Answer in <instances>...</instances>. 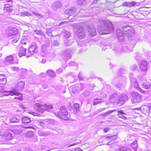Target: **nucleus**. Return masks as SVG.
<instances>
[{"label": "nucleus", "instance_id": "obj_5", "mask_svg": "<svg viewBox=\"0 0 151 151\" xmlns=\"http://www.w3.org/2000/svg\"><path fill=\"white\" fill-rule=\"evenodd\" d=\"M132 97L131 99V101L132 103H138L142 101V96L137 93L133 92L132 93Z\"/></svg>", "mask_w": 151, "mask_h": 151}, {"label": "nucleus", "instance_id": "obj_23", "mask_svg": "<svg viewBox=\"0 0 151 151\" xmlns=\"http://www.w3.org/2000/svg\"><path fill=\"white\" fill-rule=\"evenodd\" d=\"M22 121L23 123L27 124L31 122V120L30 118L26 116L22 118Z\"/></svg>", "mask_w": 151, "mask_h": 151}, {"label": "nucleus", "instance_id": "obj_7", "mask_svg": "<svg viewBox=\"0 0 151 151\" xmlns=\"http://www.w3.org/2000/svg\"><path fill=\"white\" fill-rule=\"evenodd\" d=\"M122 29L124 34H128L129 35L132 36L134 33L133 29L130 27L124 26L122 27Z\"/></svg>", "mask_w": 151, "mask_h": 151}, {"label": "nucleus", "instance_id": "obj_2", "mask_svg": "<svg viewBox=\"0 0 151 151\" xmlns=\"http://www.w3.org/2000/svg\"><path fill=\"white\" fill-rule=\"evenodd\" d=\"M34 108L36 111L41 113L44 112L45 110L50 111L53 109V107L51 105L45 104L43 105L39 104H36Z\"/></svg>", "mask_w": 151, "mask_h": 151}, {"label": "nucleus", "instance_id": "obj_32", "mask_svg": "<svg viewBox=\"0 0 151 151\" xmlns=\"http://www.w3.org/2000/svg\"><path fill=\"white\" fill-rule=\"evenodd\" d=\"M117 138V135L115 134L114 135H113L111 136L106 137L105 139L106 140L107 139H111L112 140V139H115Z\"/></svg>", "mask_w": 151, "mask_h": 151}, {"label": "nucleus", "instance_id": "obj_20", "mask_svg": "<svg viewBox=\"0 0 151 151\" xmlns=\"http://www.w3.org/2000/svg\"><path fill=\"white\" fill-rule=\"evenodd\" d=\"M140 68L142 70H147V62L145 61H142L140 65Z\"/></svg>", "mask_w": 151, "mask_h": 151}, {"label": "nucleus", "instance_id": "obj_44", "mask_svg": "<svg viewBox=\"0 0 151 151\" xmlns=\"http://www.w3.org/2000/svg\"><path fill=\"white\" fill-rule=\"evenodd\" d=\"M34 133L32 131H28L27 132L26 135L28 137H31L33 136Z\"/></svg>", "mask_w": 151, "mask_h": 151}, {"label": "nucleus", "instance_id": "obj_62", "mask_svg": "<svg viewBox=\"0 0 151 151\" xmlns=\"http://www.w3.org/2000/svg\"><path fill=\"white\" fill-rule=\"evenodd\" d=\"M130 4V2H124L123 3V4L124 6H129V4Z\"/></svg>", "mask_w": 151, "mask_h": 151}, {"label": "nucleus", "instance_id": "obj_61", "mask_svg": "<svg viewBox=\"0 0 151 151\" xmlns=\"http://www.w3.org/2000/svg\"><path fill=\"white\" fill-rule=\"evenodd\" d=\"M42 86L44 88L46 89L47 88V85L46 83H44L42 85Z\"/></svg>", "mask_w": 151, "mask_h": 151}, {"label": "nucleus", "instance_id": "obj_40", "mask_svg": "<svg viewBox=\"0 0 151 151\" xmlns=\"http://www.w3.org/2000/svg\"><path fill=\"white\" fill-rule=\"evenodd\" d=\"M59 42L56 40L53 41L52 43L53 46L58 47L59 45Z\"/></svg>", "mask_w": 151, "mask_h": 151}, {"label": "nucleus", "instance_id": "obj_56", "mask_svg": "<svg viewBox=\"0 0 151 151\" xmlns=\"http://www.w3.org/2000/svg\"><path fill=\"white\" fill-rule=\"evenodd\" d=\"M46 33L47 35L50 36H51L52 35V32L50 31H47Z\"/></svg>", "mask_w": 151, "mask_h": 151}, {"label": "nucleus", "instance_id": "obj_30", "mask_svg": "<svg viewBox=\"0 0 151 151\" xmlns=\"http://www.w3.org/2000/svg\"><path fill=\"white\" fill-rule=\"evenodd\" d=\"M4 11L5 13L9 12V4L4 5Z\"/></svg>", "mask_w": 151, "mask_h": 151}, {"label": "nucleus", "instance_id": "obj_22", "mask_svg": "<svg viewBox=\"0 0 151 151\" xmlns=\"http://www.w3.org/2000/svg\"><path fill=\"white\" fill-rule=\"evenodd\" d=\"M119 97V96L117 94L115 93H113L110 96V100L114 102V101L116 100Z\"/></svg>", "mask_w": 151, "mask_h": 151}, {"label": "nucleus", "instance_id": "obj_35", "mask_svg": "<svg viewBox=\"0 0 151 151\" xmlns=\"http://www.w3.org/2000/svg\"><path fill=\"white\" fill-rule=\"evenodd\" d=\"M123 30H117L116 31V35L118 37H120L123 36L124 33V32L122 31Z\"/></svg>", "mask_w": 151, "mask_h": 151}, {"label": "nucleus", "instance_id": "obj_57", "mask_svg": "<svg viewBox=\"0 0 151 151\" xmlns=\"http://www.w3.org/2000/svg\"><path fill=\"white\" fill-rule=\"evenodd\" d=\"M39 124L41 127L44 126L45 123L44 122H38Z\"/></svg>", "mask_w": 151, "mask_h": 151}, {"label": "nucleus", "instance_id": "obj_52", "mask_svg": "<svg viewBox=\"0 0 151 151\" xmlns=\"http://www.w3.org/2000/svg\"><path fill=\"white\" fill-rule=\"evenodd\" d=\"M116 110H113L111 111H109L107 112L106 114L105 115H107L109 114H111L112 112L115 111Z\"/></svg>", "mask_w": 151, "mask_h": 151}, {"label": "nucleus", "instance_id": "obj_48", "mask_svg": "<svg viewBox=\"0 0 151 151\" xmlns=\"http://www.w3.org/2000/svg\"><path fill=\"white\" fill-rule=\"evenodd\" d=\"M69 64L70 66H74L78 65L77 63H76L73 61L70 62L69 63Z\"/></svg>", "mask_w": 151, "mask_h": 151}, {"label": "nucleus", "instance_id": "obj_59", "mask_svg": "<svg viewBox=\"0 0 151 151\" xmlns=\"http://www.w3.org/2000/svg\"><path fill=\"white\" fill-rule=\"evenodd\" d=\"M62 71V70L61 68H59L58 69L57 71V73H61Z\"/></svg>", "mask_w": 151, "mask_h": 151}, {"label": "nucleus", "instance_id": "obj_12", "mask_svg": "<svg viewBox=\"0 0 151 151\" xmlns=\"http://www.w3.org/2000/svg\"><path fill=\"white\" fill-rule=\"evenodd\" d=\"M19 39V36L18 35H10V40L12 42V44L13 43L17 42Z\"/></svg>", "mask_w": 151, "mask_h": 151}, {"label": "nucleus", "instance_id": "obj_63", "mask_svg": "<svg viewBox=\"0 0 151 151\" xmlns=\"http://www.w3.org/2000/svg\"><path fill=\"white\" fill-rule=\"evenodd\" d=\"M24 151H32V150L31 149L28 148H26L25 149Z\"/></svg>", "mask_w": 151, "mask_h": 151}, {"label": "nucleus", "instance_id": "obj_3", "mask_svg": "<svg viewBox=\"0 0 151 151\" xmlns=\"http://www.w3.org/2000/svg\"><path fill=\"white\" fill-rule=\"evenodd\" d=\"M55 115L59 118H61L64 120H68L69 118L68 116V112L66 108L64 107H62L60 108V111H58L54 113Z\"/></svg>", "mask_w": 151, "mask_h": 151}, {"label": "nucleus", "instance_id": "obj_46", "mask_svg": "<svg viewBox=\"0 0 151 151\" xmlns=\"http://www.w3.org/2000/svg\"><path fill=\"white\" fill-rule=\"evenodd\" d=\"M122 50L123 51H125L126 52H128L129 51V49H128L127 46H126L125 47H122Z\"/></svg>", "mask_w": 151, "mask_h": 151}, {"label": "nucleus", "instance_id": "obj_21", "mask_svg": "<svg viewBox=\"0 0 151 151\" xmlns=\"http://www.w3.org/2000/svg\"><path fill=\"white\" fill-rule=\"evenodd\" d=\"M79 84H77L72 87V92L73 93L75 94L79 91Z\"/></svg>", "mask_w": 151, "mask_h": 151}, {"label": "nucleus", "instance_id": "obj_36", "mask_svg": "<svg viewBox=\"0 0 151 151\" xmlns=\"http://www.w3.org/2000/svg\"><path fill=\"white\" fill-rule=\"evenodd\" d=\"M74 111L77 112L79 110V105L77 103H75L74 105Z\"/></svg>", "mask_w": 151, "mask_h": 151}, {"label": "nucleus", "instance_id": "obj_38", "mask_svg": "<svg viewBox=\"0 0 151 151\" xmlns=\"http://www.w3.org/2000/svg\"><path fill=\"white\" fill-rule=\"evenodd\" d=\"M19 119H17L15 117H13L10 119V122L12 123H17L19 122Z\"/></svg>", "mask_w": 151, "mask_h": 151}, {"label": "nucleus", "instance_id": "obj_33", "mask_svg": "<svg viewBox=\"0 0 151 151\" xmlns=\"http://www.w3.org/2000/svg\"><path fill=\"white\" fill-rule=\"evenodd\" d=\"M135 88H136L140 92L142 93L145 94L146 93V91L145 90L142 89L141 88L139 87L138 84H136L135 85Z\"/></svg>", "mask_w": 151, "mask_h": 151}, {"label": "nucleus", "instance_id": "obj_43", "mask_svg": "<svg viewBox=\"0 0 151 151\" xmlns=\"http://www.w3.org/2000/svg\"><path fill=\"white\" fill-rule=\"evenodd\" d=\"M145 108H143L142 109H146L147 111H149L151 107V104H148L147 106H145Z\"/></svg>", "mask_w": 151, "mask_h": 151}, {"label": "nucleus", "instance_id": "obj_47", "mask_svg": "<svg viewBox=\"0 0 151 151\" xmlns=\"http://www.w3.org/2000/svg\"><path fill=\"white\" fill-rule=\"evenodd\" d=\"M9 28L7 29L6 30L5 34L6 37H9Z\"/></svg>", "mask_w": 151, "mask_h": 151}, {"label": "nucleus", "instance_id": "obj_49", "mask_svg": "<svg viewBox=\"0 0 151 151\" xmlns=\"http://www.w3.org/2000/svg\"><path fill=\"white\" fill-rule=\"evenodd\" d=\"M34 32L36 34H37V35H42V32L40 31V30H34Z\"/></svg>", "mask_w": 151, "mask_h": 151}, {"label": "nucleus", "instance_id": "obj_51", "mask_svg": "<svg viewBox=\"0 0 151 151\" xmlns=\"http://www.w3.org/2000/svg\"><path fill=\"white\" fill-rule=\"evenodd\" d=\"M78 77L79 79L81 80H82L83 79V77L82 76V75L81 73H79L78 75Z\"/></svg>", "mask_w": 151, "mask_h": 151}, {"label": "nucleus", "instance_id": "obj_15", "mask_svg": "<svg viewBox=\"0 0 151 151\" xmlns=\"http://www.w3.org/2000/svg\"><path fill=\"white\" fill-rule=\"evenodd\" d=\"M61 6V3L59 1L55 2L52 4V8L55 10L60 8Z\"/></svg>", "mask_w": 151, "mask_h": 151}, {"label": "nucleus", "instance_id": "obj_60", "mask_svg": "<svg viewBox=\"0 0 151 151\" xmlns=\"http://www.w3.org/2000/svg\"><path fill=\"white\" fill-rule=\"evenodd\" d=\"M12 132H13L14 133V134H18L19 133V131H17L16 129H15L14 130L13 132V131L12 130Z\"/></svg>", "mask_w": 151, "mask_h": 151}, {"label": "nucleus", "instance_id": "obj_39", "mask_svg": "<svg viewBox=\"0 0 151 151\" xmlns=\"http://www.w3.org/2000/svg\"><path fill=\"white\" fill-rule=\"evenodd\" d=\"M116 151H131L127 147H122Z\"/></svg>", "mask_w": 151, "mask_h": 151}, {"label": "nucleus", "instance_id": "obj_1", "mask_svg": "<svg viewBox=\"0 0 151 151\" xmlns=\"http://www.w3.org/2000/svg\"><path fill=\"white\" fill-rule=\"evenodd\" d=\"M104 24L102 26H99L98 28V31L101 35L110 34L114 30L113 26L109 21L105 22L102 21Z\"/></svg>", "mask_w": 151, "mask_h": 151}, {"label": "nucleus", "instance_id": "obj_34", "mask_svg": "<svg viewBox=\"0 0 151 151\" xmlns=\"http://www.w3.org/2000/svg\"><path fill=\"white\" fill-rule=\"evenodd\" d=\"M17 86L21 88H23L25 85V82L22 81L19 82L17 84Z\"/></svg>", "mask_w": 151, "mask_h": 151}, {"label": "nucleus", "instance_id": "obj_14", "mask_svg": "<svg viewBox=\"0 0 151 151\" xmlns=\"http://www.w3.org/2000/svg\"><path fill=\"white\" fill-rule=\"evenodd\" d=\"M133 76V74L132 73H131L129 76V79L130 80L131 84L133 85L135 87L136 84H138L137 79L134 77Z\"/></svg>", "mask_w": 151, "mask_h": 151}, {"label": "nucleus", "instance_id": "obj_9", "mask_svg": "<svg viewBox=\"0 0 151 151\" xmlns=\"http://www.w3.org/2000/svg\"><path fill=\"white\" fill-rule=\"evenodd\" d=\"M72 52L71 50L70 49H67L65 51L63 56L65 61L66 62L68 59L71 58Z\"/></svg>", "mask_w": 151, "mask_h": 151}, {"label": "nucleus", "instance_id": "obj_24", "mask_svg": "<svg viewBox=\"0 0 151 151\" xmlns=\"http://www.w3.org/2000/svg\"><path fill=\"white\" fill-rule=\"evenodd\" d=\"M142 85L146 89H151V84L150 83H143L142 84Z\"/></svg>", "mask_w": 151, "mask_h": 151}, {"label": "nucleus", "instance_id": "obj_25", "mask_svg": "<svg viewBox=\"0 0 151 151\" xmlns=\"http://www.w3.org/2000/svg\"><path fill=\"white\" fill-rule=\"evenodd\" d=\"M10 143H11L12 144H14L16 143L17 141H16L17 139L14 138V135H12V133H10Z\"/></svg>", "mask_w": 151, "mask_h": 151}, {"label": "nucleus", "instance_id": "obj_10", "mask_svg": "<svg viewBox=\"0 0 151 151\" xmlns=\"http://www.w3.org/2000/svg\"><path fill=\"white\" fill-rule=\"evenodd\" d=\"M128 99V97L126 94H122L118 100L117 104L120 105H122L124 104L125 101L127 100Z\"/></svg>", "mask_w": 151, "mask_h": 151}, {"label": "nucleus", "instance_id": "obj_42", "mask_svg": "<svg viewBox=\"0 0 151 151\" xmlns=\"http://www.w3.org/2000/svg\"><path fill=\"white\" fill-rule=\"evenodd\" d=\"M4 63L6 65H9V56H8L5 59Z\"/></svg>", "mask_w": 151, "mask_h": 151}, {"label": "nucleus", "instance_id": "obj_55", "mask_svg": "<svg viewBox=\"0 0 151 151\" xmlns=\"http://www.w3.org/2000/svg\"><path fill=\"white\" fill-rule=\"evenodd\" d=\"M105 108H101L100 109H98L96 111V113H98L103 111H104L105 109Z\"/></svg>", "mask_w": 151, "mask_h": 151}, {"label": "nucleus", "instance_id": "obj_41", "mask_svg": "<svg viewBox=\"0 0 151 151\" xmlns=\"http://www.w3.org/2000/svg\"><path fill=\"white\" fill-rule=\"evenodd\" d=\"M11 68L13 72H16L18 71L19 70V68L18 67L12 66L11 67Z\"/></svg>", "mask_w": 151, "mask_h": 151}, {"label": "nucleus", "instance_id": "obj_19", "mask_svg": "<svg viewBox=\"0 0 151 151\" xmlns=\"http://www.w3.org/2000/svg\"><path fill=\"white\" fill-rule=\"evenodd\" d=\"M6 80L5 76L3 74H0V84L5 85L6 83Z\"/></svg>", "mask_w": 151, "mask_h": 151}, {"label": "nucleus", "instance_id": "obj_4", "mask_svg": "<svg viewBox=\"0 0 151 151\" xmlns=\"http://www.w3.org/2000/svg\"><path fill=\"white\" fill-rule=\"evenodd\" d=\"M76 29L75 31V34L80 39L83 38L85 36V33L84 31L83 27L80 25V24H77Z\"/></svg>", "mask_w": 151, "mask_h": 151}, {"label": "nucleus", "instance_id": "obj_16", "mask_svg": "<svg viewBox=\"0 0 151 151\" xmlns=\"http://www.w3.org/2000/svg\"><path fill=\"white\" fill-rule=\"evenodd\" d=\"M88 29L89 32L91 36H94L96 35V29L93 25L88 27Z\"/></svg>", "mask_w": 151, "mask_h": 151}, {"label": "nucleus", "instance_id": "obj_27", "mask_svg": "<svg viewBox=\"0 0 151 151\" xmlns=\"http://www.w3.org/2000/svg\"><path fill=\"white\" fill-rule=\"evenodd\" d=\"M18 32V30L16 28H12L10 30V35H18L17 34Z\"/></svg>", "mask_w": 151, "mask_h": 151}, {"label": "nucleus", "instance_id": "obj_8", "mask_svg": "<svg viewBox=\"0 0 151 151\" xmlns=\"http://www.w3.org/2000/svg\"><path fill=\"white\" fill-rule=\"evenodd\" d=\"M38 47L35 42H32L31 45L29 50L28 52L31 54H33L37 52Z\"/></svg>", "mask_w": 151, "mask_h": 151}, {"label": "nucleus", "instance_id": "obj_17", "mask_svg": "<svg viewBox=\"0 0 151 151\" xmlns=\"http://www.w3.org/2000/svg\"><path fill=\"white\" fill-rule=\"evenodd\" d=\"M18 63V61L15 55H10V64H17Z\"/></svg>", "mask_w": 151, "mask_h": 151}, {"label": "nucleus", "instance_id": "obj_64", "mask_svg": "<svg viewBox=\"0 0 151 151\" xmlns=\"http://www.w3.org/2000/svg\"><path fill=\"white\" fill-rule=\"evenodd\" d=\"M82 150L81 149L80 147L76 148L75 149V151H82Z\"/></svg>", "mask_w": 151, "mask_h": 151}, {"label": "nucleus", "instance_id": "obj_11", "mask_svg": "<svg viewBox=\"0 0 151 151\" xmlns=\"http://www.w3.org/2000/svg\"><path fill=\"white\" fill-rule=\"evenodd\" d=\"M76 9L74 7H72L70 9H67L65 12V14L70 15L72 14H76Z\"/></svg>", "mask_w": 151, "mask_h": 151}, {"label": "nucleus", "instance_id": "obj_6", "mask_svg": "<svg viewBox=\"0 0 151 151\" xmlns=\"http://www.w3.org/2000/svg\"><path fill=\"white\" fill-rule=\"evenodd\" d=\"M19 95L20 94L19 92L15 89L13 90L12 91H10V95H16L17 96L14 97L13 99V101L14 102H18L23 100V96H19ZM20 95H21V94Z\"/></svg>", "mask_w": 151, "mask_h": 151}, {"label": "nucleus", "instance_id": "obj_13", "mask_svg": "<svg viewBox=\"0 0 151 151\" xmlns=\"http://www.w3.org/2000/svg\"><path fill=\"white\" fill-rule=\"evenodd\" d=\"M26 49L22 46H20L19 48L18 55L20 57L24 56L26 54Z\"/></svg>", "mask_w": 151, "mask_h": 151}, {"label": "nucleus", "instance_id": "obj_45", "mask_svg": "<svg viewBox=\"0 0 151 151\" xmlns=\"http://www.w3.org/2000/svg\"><path fill=\"white\" fill-rule=\"evenodd\" d=\"M73 43V41L72 40H67L65 41V44L67 46H70Z\"/></svg>", "mask_w": 151, "mask_h": 151}, {"label": "nucleus", "instance_id": "obj_31", "mask_svg": "<svg viewBox=\"0 0 151 151\" xmlns=\"http://www.w3.org/2000/svg\"><path fill=\"white\" fill-rule=\"evenodd\" d=\"M62 34H63V36L66 38L69 37L70 35V33L65 30L63 31Z\"/></svg>", "mask_w": 151, "mask_h": 151}, {"label": "nucleus", "instance_id": "obj_54", "mask_svg": "<svg viewBox=\"0 0 151 151\" xmlns=\"http://www.w3.org/2000/svg\"><path fill=\"white\" fill-rule=\"evenodd\" d=\"M3 94L6 96L9 95V91L3 92Z\"/></svg>", "mask_w": 151, "mask_h": 151}, {"label": "nucleus", "instance_id": "obj_26", "mask_svg": "<svg viewBox=\"0 0 151 151\" xmlns=\"http://www.w3.org/2000/svg\"><path fill=\"white\" fill-rule=\"evenodd\" d=\"M76 3L78 5L81 6L86 4V0H76Z\"/></svg>", "mask_w": 151, "mask_h": 151}, {"label": "nucleus", "instance_id": "obj_58", "mask_svg": "<svg viewBox=\"0 0 151 151\" xmlns=\"http://www.w3.org/2000/svg\"><path fill=\"white\" fill-rule=\"evenodd\" d=\"M137 67V65H134L132 67V70H134L136 69Z\"/></svg>", "mask_w": 151, "mask_h": 151}, {"label": "nucleus", "instance_id": "obj_53", "mask_svg": "<svg viewBox=\"0 0 151 151\" xmlns=\"http://www.w3.org/2000/svg\"><path fill=\"white\" fill-rule=\"evenodd\" d=\"M110 130V128L109 127H107L105 128L104 129V132L106 133L107 132L109 131Z\"/></svg>", "mask_w": 151, "mask_h": 151}, {"label": "nucleus", "instance_id": "obj_28", "mask_svg": "<svg viewBox=\"0 0 151 151\" xmlns=\"http://www.w3.org/2000/svg\"><path fill=\"white\" fill-rule=\"evenodd\" d=\"M137 141H134L131 145V147L134 150V151H137Z\"/></svg>", "mask_w": 151, "mask_h": 151}, {"label": "nucleus", "instance_id": "obj_50", "mask_svg": "<svg viewBox=\"0 0 151 151\" xmlns=\"http://www.w3.org/2000/svg\"><path fill=\"white\" fill-rule=\"evenodd\" d=\"M124 40V37L123 36L118 37V40L120 42L123 41Z\"/></svg>", "mask_w": 151, "mask_h": 151}, {"label": "nucleus", "instance_id": "obj_29", "mask_svg": "<svg viewBox=\"0 0 151 151\" xmlns=\"http://www.w3.org/2000/svg\"><path fill=\"white\" fill-rule=\"evenodd\" d=\"M48 75L51 77H53L55 76V73L51 70H48L47 71Z\"/></svg>", "mask_w": 151, "mask_h": 151}, {"label": "nucleus", "instance_id": "obj_18", "mask_svg": "<svg viewBox=\"0 0 151 151\" xmlns=\"http://www.w3.org/2000/svg\"><path fill=\"white\" fill-rule=\"evenodd\" d=\"M117 115L119 117L122 118L124 120L127 119V117L125 116L124 115H126L122 110H121L117 111Z\"/></svg>", "mask_w": 151, "mask_h": 151}, {"label": "nucleus", "instance_id": "obj_37", "mask_svg": "<svg viewBox=\"0 0 151 151\" xmlns=\"http://www.w3.org/2000/svg\"><path fill=\"white\" fill-rule=\"evenodd\" d=\"M102 102V100L101 99H96L94 100L93 104V105H95Z\"/></svg>", "mask_w": 151, "mask_h": 151}]
</instances>
